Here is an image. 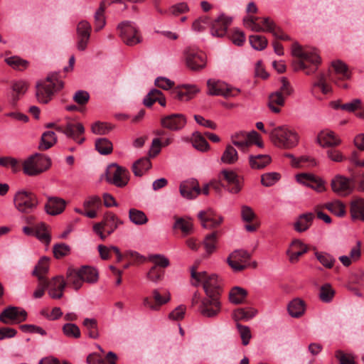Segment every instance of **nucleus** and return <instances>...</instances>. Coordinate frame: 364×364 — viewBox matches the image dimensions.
Listing matches in <instances>:
<instances>
[{"label":"nucleus","instance_id":"de8ad7c7","mask_svg":"<svg viewBox=\"0 0 364 364\" xmlns=\"http://www.w3.org/2000/svg\"><path fill=\"white\" fill-rule=\"evenodd\" d=\"M193 146L200 151H206L209 149V144L206 139L198 132L193 134Z\"/></svg>","mask_w":364,"mask_h":364},{"label":"nucleus","instance_id":"6ab92c4d","mask_svg":"<svg viewBox=\"0 0 364 364\" xmlns=\"http://www.w3.org/2000/svg\"><path fill=\"white\" fill-rule=\"evenodd\" d=\"M200 89L196 85H183L171 91L173 98L180 101H188L199 92Z\"/></svg>","mask_w":364,"mask_h":364},{"label":"nucleus","instance_id":"a19ab883","mask_svg":"<svg viewBox=\"0 0 364 364\" xmlns=\"http://www.w3.org/2000/svg\"><path fill=\"white\" fill-rule=\"evenodd\" d=\"M238 160L237 150L232 146L228 145L221 156V161L226 164H233Z\"/></svg>","mask_w":364,"mask_h":364},{"label":"nucleus","instance_id":"c85d7f7f","mask_svg":"<svg viewBox=\"0 0 364 364\" xmlns=\"http://www.w3.org/2000/svg\"><path fill=\"white\" fill-rule=\"evenodd\" d=\"M11 89L13 92L11 94L9 102L13 107H15L21 96L26 93L28 84L23 80H18L12 84Z\"/></svg>","mask_w":364,"mask_h":364},{"label":"nucleus","instance_id":"72a5a7b5","mask_svg":"<svg viewBox=\"0 0 364 364\" xmlns=\"http://www.w3.org/2000/svg\"><path fill=\"white\" fill-rule=\"evenodd\" d=\"M306 306L303 300L300 299H293L288 305V311L291 316L301 317L305 312Z\"/></svg>","mask_w":364,"mask_h":364},{"label":"nucleus","instance_id":"49530a36","mask_svg":"<svg viewBox=\"0 0 364 364\" xmlns=\"http://www.w3.org/2000/svg\"><path fill=\"white\" fill-rule=\"evenodd\" d=\"M34 235L42 242L49 244L50 242V237L48 233L47 226L45 223H39L35 227Z\"/></svg>","mask_w":364,"mask_h":364},{"label":"nucleus","instance_id":"a211bd4d","mask_svg":"<svg viewBox=\"0 0 364 364\" xmlns=\"http://www.w3.org/2000/svg\"><path fill=\"white\" fill-rule=\"evenodd\" d=\"M198 217L201 222L202 226L206 229L215 228L220 225L223 221V218L217 215L211 209L200 211Z\"/></svg>","mask_w":364,"mask_h":364},{"label":"nucleus","instance_id":"37998d69","mask_svg":"<svg viewBox=\"0 0 364 364\" xmlns=\"http://www.w3.org/2000/svg\"><path fill=\"white\" fill-rule=\"evenodd\" d=\"M57 141V137L54 132H45L41 136V141L39 148L42 150H47L52 147Z\"/></svg>","mask_w":364,"mask_h":364},{"label":"nucleus","instance_id":"4d7b16f0","mask_svg":"<svg viewBox=\"0 0 364 364\" xmlns=\"http://www.w3.org/2000/svg\"><path fill=\"white\" fill-rule=\"evenodd\" d=\"M249 40L251 46L257 50H262L267 46V40L262 36L252 35Z\"/></svg>","mask_w":364,"mask_h":364},{"label":"nucleus","instance_id":"e2e57ef3","mask_svg":"<svg viewBox=\"0 0 364 364\" xmlns=\"http://www.w3.org/2000/svg\"><path fill=\"white\" fill-rule=\"evenodd\" d=\"M210 26V19L208 16H203L196 19L192 25L193 30L197 32L205 30L208 26Z\"/></svg>","mask_w":364,"mask_h":364},{"label":"nucleus","instance_id":"20e7f679","mask_svg":"<svg viewBox=\"0 0 364 364\" xmlns=\"http://www.w3.org/2000/svg\"><path fill=\"white\" fill-rule=\"evenodd\" d=\"M63 87L62 80L58 78L57 74H50L45 80L38 82L36 86V97L37 100L43 104H47L52 99L54 93Z\"/></svg>","mask_w":364,"mask_h":364},{"label":"nucleus","instance_id":"bf43d9fd","mask_svg":"<svg viewBox=\"0 0 364 364\" xmlns=\"http://www.w3.org/2000/svg\"><path fill=\"white\" fill-rule=\"evenodd\" d=\"M315 256L316 259L322 264V265L326 268H331L336 262V259L333 257V256L326 252H316L315 253Z\"/></svg>","mask_w":364,"mask_h":364},{"label":"nucleus","instance_id":"774afa93","mask_svg":"<svg viewBox=\"0 0 364 364\" xmlns=\"http://www.w3.org/2000/svg\"><path fill=\"white\" fill-rule=\"evenodd\" d=\"M257 311L253 309H239L235 312V316L237 319L250 320L256 314Z\"/></svg>","mask_w":364,"mask_h":364},{"label":"nucleus","instance_id":"423d86ee","mask_svg":"<svg viewBox=\"0 0 364 364\" xmlns=\"http://www.w3.org/2000/svg\"><path fill=\"white\" fill-rule=\"evenodd\" d=\"M51 160L47 156L36 154L30 156L23 164V173L30 176H37L48 170Z\"/></svg>","mask_w":364,"mask_h":364},{"label":"nucleus","instance_id":"338daca9","mask_svg":"<svg viewBox=\"0 0 364 364\" xmlns=\"http://www.w3.org/2000/svg\"><path fill=\"white\" fill-rule=\"evenodd\" d=\"M6 63L14 69H21L27 66L28 62L18 56H11L5 59Z\"/></svg>","mask_w":364,"mask_h":364},{"label":"nucleus","instance_id":"3c124183","mask_svg":"<svg viewBox=\"0 0 364 364\" xmlns=\"http://www.w3.org/2000/svg\"><path fill=\"white\" fill-rule=\"evenodd\" d=\"M260 18L248 15L243 18V23L246 28L250 29L255 32L264 31V28L259 23H257V21L259 20Z\"/></svg>","mask_w":364,"mask_h":364},{"label":"nucleus","instance_id":"b1692460","mask_svg":"<svg viewBox=\"0 0 364 364\" xmlns=\"http://www.w3.org/2000/svg\"><path fill=\"white\" fill-rule=\"evenodd\" d=\"M227 182L228 191L232 193H237L242 188V184L237 174L231 170H223L220 173Z\"/></svg>","mask_w":364,"mask_h":364},{"label":"nucleus","instance_id":"4be33fe9","mask_svg":"<svg viewBox=\"0 0 364 364\" xmlns=\"http://www.w3.org/2000/svg\"><path fill=\"white\" fill-rule=\"evenodd\" d=\"M91 26L87 21H81L77 26V48L80 50H85L90 36Z\"/></svg>","mask_w":364,"mask_h":364},{"label":"nucleus","instance_id":"2f4dec72","mask_svg":"<svg viewBox=\"0 0 364 364\" xmlns=\"http://www.w3.org/2000/svg\"><path fill=\"white\" fill-rule=\"evenodd\" d=\"M272 161V158L267 154H256L249 156L250 166L252 169H262L265 168Z\"/></svg>","mask_w":364,"mask_h":364},{"label":"nucleus","instance_id":"aec40b11","mask_svg":"<svg viewBox=\"0 0 364 364\" xmlns=\"http://www.w3.org/2000/svg\"><path fill=\"white\" fill-rule=\"evenodd\" d=\"M316 141L322 147L337 146L341 143L340 138L333 131L329 129L321 131L317 136Z\"/></svg>","mask_w":364,"mask_h":364},{"label":"nucleus","instance_id":"f8f14e48","mask_svg":"<svg viewBox=\"0 0 364 364\" xmlns=\"http://www.w3.org/2000/svg\"><path fill=\"white\" fill-rule=\"evenodd\" d=\"M26 311L19 307L9 306L0 314V321L5 324L19 323L26 320Z\"/></svg>","mask_w":364,"mask_h":364},{"label":"nucleus","instance_id":"5701e85b","mask_svg":"<svg viewBox=\"0 0 364 364\" xmlns=\"http://www.w3.org/2000/svg\"><path fill=\"white\" fill-rule=\"evenodd\" d=\"M181 195L186 199H193L200 193L198 183L195 179L183 181L179 187Z\"/></svg>","mask_w":364,"mask_h":364},{"label":"nucleus","instance_id":"ddd939ff","mask_svg":"<svg viewBox=\"0 0 364 364\" xmlns=\"http://www.w3.org/2000/svg\"><path fill=\"white\" fill-rule=\"evenodd\" d=\"M250 255L246 250H239L232 252L227 259L228 264L235 272H240L247 267Z\"/></svg>","mask_w":364,"mask_h":364},{"label":"nucleus","instance_id":"2eb2a0df","mask_svg":"<svg viewBox=\"0 0 364 364\" xmlns=\"http://www.w3.org/2000/svg\"><path fill=\"white\" fill-rule=\"evenodd\" d=\"M221 305L219 297H205L201 301L200 313L205 317H214L220 311Z\"/></svg>","mask_w":364,"mask_h":364},{"label":"nucleus","instance_id":"c9c22d12","mask_svg":"<svg viewBox=\"0 0 364 364\" xmlns=\"http://www.w3.org/2000/svg\"><path fill=\"white\" fill-rule=\"evenodd\" d=\"M67 280L75 290H78L83 283L80 269L69 268L67 271Z\"/></svg>","mask_w":364,"mask_h":364},{"label":"nucleus","instance_id":"8fccbe9b","mask_svg":"<svg viewBox=\"0 0 364 364\" xmlns=\"http://www.w3.org/2000/svg\"><path fill=\"white\" fill-rule=\"evenodd\" d=\"M95 148L101 154H109L112 152L113 146L112 142L106 138H100L95 141Z\"/></svg>","mask_w":364,"mask_h":364},{"label":"nucleus","instance_id":"f3484780","mask_svg":"<svg viewBox=\"0 0 364 364\" xmlns=\"http://www.w3.org/2000/svg\"><path fill=\"white\" fill-rule=\"evenodd\" d=\"M186 124V118L182 114H171L164 116L161 119V124L164 128L171 131L181 129Z\"/></svg>","mask_w":364,"mask_h":364},{"label":"nucleus","instance_id":"69168bd1","mask_svg":"<svg viewBox=\"0 0 364 364\" xmlns=\"http://www.w3.org/2000/svg\"><path fill=\"white\" fill-rule=\"evenodd\" d=\"M91 129L95 134L104 135L108 134L112 129V127L110 124L97 122L92 125Z\"/></svg>","mask_w":364,"mask_h":364},{"label":"nucleus","instance_id":"09e8293b","mask_svg":"<svg viewBox=\"0 0 364 364\" xmlns=\"http://www.w3.org/2000/svg\"><path fill=\"white\" fill-rule=\"evenodd\" d=\"M105 4L102 2L95 14V25L97 31L102 29L105 25Z\"/></svg>","mask_w":364,"mask_h":364},{"label":"nucleus","instance_id":"393cba45","mask_svg":"<svg viewBox=\"0 0 364 364\" xmlns=\"http://www.w3.org/2000/svg\"><path fill=\"white\" fill-rule=\"evenodd\" d=\"M84 132L85 128L80 123L67 122L65 124V135L78 144H82L85 140L84 136H81Z\"/></svg>","mask_w":364,"mask_h":364},{"label":"nucleus","instance_id":"1a4fd4ad","mask_svg":"<svg viewBox=\"0 0 364 364\" xmlns=\"http://www.w3.org/2000/svg\"><path fill=\"white\" fill-rule=\"evenodd\" d=\"M105 178L108 183L117 187H124L129 180V172L127 168L112 164L107 167Z\"/></svg>","mask_w":364,"mask_h":364},{"label":"nucleus","instance_id":"864d4df0","mask_svg":"<svg viewBox=\"0 0 364 364\" xmlns=\"http://www.w3.org/2000/svg\"><path fill=\"white\" fill-rule=\"evenodd\" d=\"M281 178L280 173L277 172H268L262 175L261 183L265 187L274 185Z\"/></svg>","mask_w":364,"mask_h":364},{"label":"nucleus","instance_id":"473e14b6","mask_svg":"<svg viewBox=\"0 0 364 364\" xmlns=\"http://www.w3.org/2000/svg\"><path fill=\"white\" fill-rule=\"evenodd\" d=\"M285 97L281 92H274L269 96L268 106L274 113H279L281 111L280 107L284 105Z\"/></svg>","mask_w":364,"mask_h":364},{"label":"nucleus","instance_id":"0eeeda50","mask_svg":"<svg viewBox=\"0 0 364 364\" xmlns=\"http://www.w3.org/2000/svg\"><path fill=\"white\" fill-rule=\"evenodd\" d=\"M15 208L22 213H32L38 205V200L35 193L26 190L18 191L14 196Z\"/></svg>","mask_w":364,"mask_h":364},{"label":"nucleus","instance_id":"c03bdc74","mask_svg":"<svg viewBox=\"0 0 364 364\" xmlns=\"http://www.w3.org/2000/svg\"><path fill=\"white\" fill-rule=\"evenodd\" d=\"M62 331L69 338L78 339L81 337L80 328L73 323H65L62 327Z\"/></svg>","mask_w":364,"mask_h":364},{"label":"nucleus","instance_id":"680f3d73","mask_svg":"<svg viewBox=\"0 0 364 364\" xmlns=\"http://www.w3.org/2000/svg\"><path fill=\"white\" fill-rule=\"evenodd\" d=\"M152 294L155 300V305H158V311L160 309L161 306L166 304L171 300V294L168 291L161 295L158 289H154L152 291Z\"/></svg>","mask_w":364,"mask_h":364},{"label":"nucleus","instance_id":"0e129e2a","mask_svg":"<svg viewBox=\"0 0 364 364\" xmlns=\"http://www.w3.org/2000/svg\"><path fill=\"white\" fill-rule=\"evenodd\" d=\"M334 291L331 285L326 284L321 287L319 297L323 302H329L332 300L334 296Z\"/></svg>","mask_w":364,"mask_h":364},{"label":"nucleus","instance_id":"f03ea898","mask_svg":"<svg viewBox=\"0 0 364 364\" xmlns=\"http://www.w3.org/2000/svg\"><path fill=\"white\" fill-rule=\"evenodd\" d=\"M332 70H329L328 73H320L316 80L313 82V88L318 87L323 94L326 95L331 92V86L328 83L330 80V75L333 74L337 79L349 80L350 78V73L347 65L341 60H335L331 63Z\"/></svg>","mask_w":364,"mask_h":364},{"label":"nucleus","instance_id":"5fc2aeb1","mask_svg":"<svg viewBox=\"0 0 364 364\" xmlns=\"http://www.w3.org/2000/svg\"><path fill=\"white\" fill-rule=\"evenodd\" d=\"M326 208L333 214L338 217H343L346 213L345 205L339 200L328 203Z\"/></svg>","mask_w":364,"mask_h":364},{"label":"nucleus","instance_id":"e433bc0d","mask_svg":"<svg viewBox=\"0 0 364 364\" xmlns=\"http://www.w3.org/2000/svg\"><path fill=\"white\" fill-rule=\"evenodd\" d=\"M151 166L148 158H141L136 161L132 165V171L136 176H141Z\"/></svg>","mask_w":364,"mask_h":364},{"label":"nucleus","instance_id":"13d9d810","mask_svg":"<svg viewBox=\"0 0 364 364\" xmlns=\"http://www.w3.org/2000/svg\"><path fill=\"white\" fill-rule=\"evenodd\" d=\"M240 215L242 221L247 223L253 222L257 218V215L253 209L247 205L241 206Z\"/></svg>","mask_w":364,"mask_h":364},{"label":"nucleus","instance_id":"39448f33","mask_svg":"<svg viewBox=\"0 0 364 364\" xmlns=\"http://www.w3.org/2000/svg\"><path fill=\"white\" fill-rule=\"evenodd\" d=\"M270 132V140L277 147L291 149L299 142L298 134L287 126H279L272 128Z\"/></svg>","mask_w":364,"mask_h":364},{"label":"nucleus","instance_id":"603ef678","mask_svg":"<svg viewBox=\"0 0 364 364\" xmlns=\"http://www.w3.org/2000/svg\"><path fill=\"white\" fill-rule=\"evenodd\" d=\"M130 220L136 225H144L148 221V218L141 210L134 208L130 209L129 212Z\"/></svg>","mask_w":364,"mask_h":364},{"label":"nucleus","instance_id":"052dcab7","mask_svg":"<svg viewBox=\"0 0 364 364\" xmlns=\"http://www.w3.org/2000/svg\"><path fill=\"white\" fill-rule=\"evenodd\" d=\"M102 207L101 198L97 196H90L87 197L83 202V208L85 209H97L99 210Z\"/></svg>","mask_w":364,"mask_h":364},{"label":"nucleus","instance_id":"a878e982","mask_svg":"<svg viewBox=\"0 0 364 364\" xmlns=\"http://www.w3.org/2000/svg\"><path fill=\"white\" fill-rule=\"evenodd\" d=\"M307 251L308 247L306 245L299 240H294L287 250V255L289 256V261L294 263L299 260V257Z\"/></svg>","mask_w":364,"mask_h":364},{"label":"nucleus","instance_id":"6e6552de","mask_svg":"<svg viewBox=\"0 0 364 364\" xmlns=\"http://www.w3.org/2000/svg\"><path fill=\"white\" fill-rule=\"evenodd\" d=\"M231 142L242 151H245L253 144L259 147L263 146L260 136L254 130L249 133L245 132L235 133L231 136Z\"/></svg>","mask_w":364,"mask_h":364},{"label":"nucleus","instance_id":"cd10ccee","mask_svg":"<svg viewBox=\"0 0 364 364\" xmlns=\"http://www.w3.org/2000/svg\"><path fill=\"white\" fill-rule=\"evenodd\" d=\"M122 222L119 220L114 213H106L104 215L103 220L100 223L97 224L102 225V228L108 235H111L118 228L119 225L122 224Z\"/></svg>","mask_w":364,"mask_h":364},{"label":"nucleus","instance_id":"4c0bfd02","mask_svg":"<svg viewBox=\"0 0 364 364\" xmlns=\"http://www.w3.org/2000/svg\"><path fill=\"white\" fill-rule=\"evenodd\" d=\"M247 295V291L240 287H233L229 293L230 301L235 304H242Z\"/></svg>","mask_w":364,"mask_h":364},{"label":"nucleus","instance_id":"f704fd0d","mask_svg":"<svg viewBox=\"0 0 364 364\" xmlns=\"http://www.w3.org/2000/svg\"><path fill=\"white\" fill-rule=\"evenodd\" d=\"M350 213L353 219L364 220V199L357 198L351 202Z\"/></svg>","mask_w":364,"mask_h":364},{"label":"nucleus","instance_id":"9d476101","mask_svg":"<svg viewBox=\"0 0 364 364\" xmlns=\"http://www.w3.org/2000/svg\"><path fill=\"white\" fill-rule=\"evenodd\" d=\"M122 41L127 46H132L141 41V36L135 23L124 21L117 26Z\"/></svg>","mask_w":364,"mask_h":364},{"label":"nucleus","instance_id":"a18cd8bd","mask_svg":"<svg viewBox=\"0 0 364 364\" xmlns=\"http://www.w3.org/2000/svg\"><path fill=\"white\" fill-rule=\"evenodd\" d=\"M82 324L85 327L90 338L97 339L99 337L97 321L95 318H86L84 319Z\"/></svg>","mask_w":364,"mask_h":364},{"label":"nucleus","instance_id":"7c9ffc66","mask_svg":"<svg viewBox=\"0 0 364 364\" xmlns=\"http://www.w3.org/2000/svg\"><path fill=\"white\" fill-rule=\"evenodd\" d=\"M315 218L313 213H306L300 215L294 224V228L296 232H302L307 230L311 225Z\"/></svg>","mask_w":364,"mask_h":364},{"label":"nucleus","instance_id":"7ed1b4c3","mask_svg":"<svg viewBox=\"0 0 364 364\" xmlns=\"http://www.w3.org/2000/svg\"><path fill=\"white\" fill-rule=\"evenodd\" d=\"M191 284L195 287L203 284L206 297H219L220 282L216 274H208L206 272H197L193 267L191 271Z\"/></svg>","mask_w":364,"mask_h":364},{"label":"nucleus","instance_id":"ea45409f","mask_svg":"<svg viewBox=\"0 0 364 364\" xmlns=\"http://www.w3.org/2000/svg\"><path fill=\"white\" fill-rule=\"evenodd\" d=\"M82 281L88 283H95L98 279V272L96 269L84 266L80 269Z\"/></svg>","mask_w":364,"mask_h":364},{"label":"nucleus","instance_id":"79ce46f5","mask_svg":"<svg viewBox=\"0 0 364 364\" xmlns=\"http://www.w3.org/2000/svg\"><path fill=\"white\" fill-rule=\"evenodd\" d=\"M48 259L47 257H42L33 271V274L38 277L39 281L46 280L44 274L48 272Z\"/></svg>","mask_w":364,"mask_h":364},{"label":"nucleus","instance_id":"bb28decb","mask_svg":"<svg viewBox=\"0 0 364 364\" xmlns=\"http://www.w3.org/2000/svg\"><path fill=\"white\" fill-rule=\"evenodd\" d=\"M66 283L62 277H54L49 283L48 287L49 288L48 294L53 299H60L63 295V291L65 287Z\"/></svg>","mask_w":364,"mask_h":364},{"label":"nucleus","instance_id":"4468645a","mask_svg":"<svg viewBox=\"0 0 364 364\" xmlns=\"http://www.w3.org/2000/svg\"><path fill=\"white\" fill-rule=\"evenodd\" d=\"M187 67L194 71L203 69L206 65V55L201 51L187 50L186 51Z\"/></svg>","mask_w":364,"mask_h":364},{"label":"nucleus","instance_id":"6e6d98bb","mask_svg":"<svg viewBox=\"0 0 364 364\" xmlns=\"http://www.w3.org/2000/svg\"><path fill=\"white\" fill-rule=\"evenodd\" d=\"M217 232H212L205 236L203 240V246L206 252L210 255L213 253L216 248Z\"/></svg>","mask_w":364,"mask_h":364},{"label":"nucleus","instance_id":"dca6fc26","mask_svg":"<svg viewBox=\"0 0 364 364\" xmlns=\"http://www.w3.org/2000/svg\"><path fill=\"white\" fill-rule=\"evenodd\" d=\"M232 18L221 14L217 18L210 21V33L213 36L223 37L229 26L232 23Z\"/></svg>","mask_w":364,"mask_h":364},{"label":"nucleus","instance_id":"c756f323","mask_svg":"<svg viewBox=\"0 0 364 364\" xmlns=\"http://www.w3.org/2000/svg\"><path fill=\"white\" fill-rule=\"evenodd\" d=\"M65 206L64 200L57 197H50L48 198V202L45 205V209L48 214L55 215L62 213Z\"/></svg>","mask_w":364,"mask_h":364},{"label":"nucleus","instance_id":"412c9836","mask_svg":"<svg viewBox=\"0 0 364 364\" xmlns=\"http://www.w3.org/2000/svg\"><path fill=\"white\" fill-rule=\"evenodd\" d=\"M353 186L351 180L345 177L338 176L331 181V187L334 192L341 196H346L349 194Z\"/></svg>","mask_w":364,"mask_h":364},{"label":"nucleus","instance_id":"58836bf2","mask_svg":"<svg viewBox=\"0 0 364 364\" xmlns=\"http://www.w3.org/2000/svg\"><path fill=\"white\" fill-rule=\"evenodd\" d=\"M173 228L180 230L184 237L191 235L193 232V225L191 220L183 218L176 220Z\"/></svg>","mask_w":364,"mask_h":364},{"label":"nucleus","instance_id":"f257e3e1","mask_svg":"<svg viewBox=\"0 0 364 364\" xmlns=\"http://www.w3.org/2000/svg\"><path fill=\"white\" fill-rule=\"evenodd\" d=\"M291 53L298 58L294 63L295 69L302 70L308 75L314 74L317 70L321 61L316 49L304 48L297 43L293 44Z\"/></svg>","mask_w":364,"mask_h":364},{"label":"nucleus","instance_id":"9b49d317","mask_svg":"<svg viewBox=\"0 0 364 364\" xmlns=\"http://www.w3.org/2000/svg\"><path fill=\"white\" fill-rule=\"evenodd\" d=\"M208 94L210 95L234 97L239 95L240 90L233 87L224 82L209 79L207 81Z\"/></svg>","mask_w":364,"mask_h":364}]
</instances>
